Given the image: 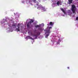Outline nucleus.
<instances>
[{"instance_id": "obj_6", "label": "nucleus", "mask_w": 78, "mask_h": 78, "mask_svg": "<svg viewBox=\"0 0 78 78\" xmlns=\"http://www.w3.org/2000/svg\"><path fill=\"white\" fill-rule=\"evenodd\" d=\"M69 2V5H71V3H72V2H73V0H68Z\"/></svg>"}, {"instance_id": "obj_4", "label": "nucleus", "mask_w": 78, "mask_h": 78, "mask_svg": "<svg viewBox=\"0 0 78 78\" xmlns=\"http://www.w3.org/2000/svg\"><path fill=\"white\" fill-rule=\"evenodd\" d=\"M34 22V21H33V20L32 19H31L30 21L27 24V28H30V26L31 25V23H33Z\"/></svg>"}, {"instance_id": "obj_12", "label": "nucleus", "mask_w": 78, "mask_h": 78, "mask_svg": "<svg viewBox=\"0 0 78 78\" xmlns=\"http://www.w3.org/2000/svg\"><path fill=\"white\" fill-rule=\"evenodd\" d=\"M28 37H29V39H32V37H31L30 36H28Z\"/></svg>"}, {"instance_id": "obj_1", "label": "nucleus", "mask_w": 78, "mask_h": 78, "mask_svg": "<svg viewBox=\"0 0 78 78\" xmlns=\"http://www.w3.org/2000/svg\"><path fill=\"white\" fill-rule=\"evenodd\" d=\"M37 5L38 6L37 8L38 9H42V10H43L44 11H46V9L45 8V7H42V6L41 5H40L39 3H37Z\"/></svg>"}, {"instance_id": "obj_3", "label": "nucleus", "mask_w": 78, "mask_h": 78, "mask_svg": "<svg viewBox=\"0 0 78 78\" xmlns=\"http://www.w3.org/2000/svg\"><path fill=\"white\" fill-rule=\"evenodd\" d=\"M50 28H51V27H49L48 29L45 30V31H46V33H48L46 35L45 37H48L50 35Z\"/></svg>"}, {"instance_id": "obj_20", "label": "nucleus", "mask_w": 78, "mask_h": 78, "mask_svg": "<svg viewBox=\"0 0 78 78\" xmlns=\"http://www.w3.org/2000/svg\"><path fill=\"white\" fill-rule=\"evenodd\" d=\"M9 27H10V24H9Z\"/></svg>"}, {"instance_id": "obj_7", "label": "nucleus", "mask_w": 78, "mask_h": 78, "mask_svg": "<svg viewBox=\"0 0 78 78\" xmlns=\"http://www.w3.org/2000/svg\"><path fill=\"white\" fill-rule=\"evenodd\" d=\"M61 9L62 11L63 12H64V14H66V12H65V10L62 8H61Z\"/></svg>"}, {"instance_id": "obj_17", "label": "nucleus", "mask_w": 78, "mask_h": 78, "mask_svg": "<svg viewBox=\"0 0 78 78\" xmlns=\"http://www.w3.org/2000/svg\"><path fill=\"white\" fill-rule=\"evenodd\" d=\"M61 42V40H59L58 42Z\"/></svg>"}, {"instance_id": "obj_8", "label": "nucleus", "mask_w": 78, "mask_h": 78, "mask_svg": "<svg viewBox=\"0 0 78 78\" xmlns=\"http://www.w3.org/2000/svg\"><path fill=\"white\" fill-rule=\"evenodd\" d=\"M49 24H50V25L51 26H53V25L54 24V23H52V22H50L49 23Z\"/></svg>"}, {"instance_id": "obj_14", "label": "nucleus", "mask_w": 78, "mask_h": 78, "mask_svg": "<svg viewBox=\"0 0 78 78\" xmlns=\"http://www.w3.org/2000/svg\"><path fill=\"white\" fill-rule=\"evenodd\" d=\"M33 37H35V36H36V37H37V35H33Z\"/></svg>"}, {"instance_id": "obj_21", "label": "nucleus", "mask_w": 78, "mask_h": 78, "mask_svg": "<svg viewBox=\"0 0 78 78\" xmlns=\"http://www.w3.org/2000/svg\"><path fill=\"white\" fill-rule=\"evenodd\" d=\"M5 21H6V20H5Z\"/></svg>"}, {"instance_id": "obj_10", "label": "nucleus", "mask_w": 78, "mask_h": 78, "mask_svg": "<svg viewBox=\"0 0 78 78\" xmlns=\"http://www.w3.org/2000/svg\"><path fill=\"white\" fill-rule=\"evenodd\" d=\"M38 30H39V31H42V27H39Z\"/></svg>"}, {"instance_id": "obj_18", "label": "nucleus", "mask_w": 78, "mask_h": 78, "mask_svg": "<svg viewBox=\"0 0 78 78\" xmlns=\"http://www.w3.org/2000/svg\"><path fill=\"white\" fill-rule=\"evenodd\" d=\"M40 34V32L38 33V35H39Z\"/></svg>"}, {"instance_id": "obj_2", "label": "nucleus", "mask_w": 78, "mask_h": 78, "mask_svg": "<svg viewBox=\"0 0 78 78\" xmlns=\"http://www.w3.org/2000/svg\"><path fill=\"white\" fill-rule=\"evenodd\" d=\"M71 10L73 13L75 14V11H76V6L74 4L71 5Z\"/></svg>"}, {"instance_id": "obj_23", "label": "nucleus", "mask_w": 78, "mask_h": 78, "mask_svg": "<svg viewBox=\"0 0 78 78\" xmlns=\"http://www.w3.org/2000/svg\"><path fill=\"white\" fill-rule=\"evenodd\" d=\"M22 27V26H21V27Z\"/></svg>"}, {"instance_id": "obj_11", "label": "nucleus", "mask_w": 78, "mask_h": 78, "mask_svg": "<svg viewBox=\"0 0 78 78\" xmlns=\"http://www.w3.org/2000/svg\"><path fill=\"white\" fill-rule=\"evenodd\" d=\"M60 4V2L59 1H58L57 3V5H58Z\"/></svg>"}, {"instance_id": "obj_19", "label": "nucleus", "mask_w": 78, "mask_h": 78, "mask_svg": "<svg viewBox=\"0 0 78 78\" xmlns=\"http://www.w3.org/2000/svg\"><path fill=\"white\" fill-rule=\"evenodd\" d=\"M67 69H69V67H67Z\"/></svg>"}, {"instance_id": "obj_22", "label": "nucleus", "mask_w": 78, "mask_h": 78, "mask_svg": "<svg viewBox=\"0 0 78 78\" xmlns=\"http://www.w3.org/2000/svg\"><path fill=\"white\" fill-rule=\"evenodd\" d=\"M3 23H5V22H3Z\"/></svg>"}, {"instance_id": "obj_9", "label": "nucleus", "mask_w": 78, "mask_h": 78, "mask_svg": "<svg viewBox=\"0 0 78 78\" xmlns=\"http://www.w3.org/2000/svg\"><path fill=\"white\" fill-rule=\"evenodd\" d=\"M40 27L41 26L39 25H36L35 26V27L36 28H38V27Z\"/></svg>"}, {"instance_id": "obj_16", "label": "nucleus", "mask_w": 78, "mask_h": 78, "mask_svg": "<svg viewBox=\"0 0 78 78\" xmlns=\"http://www.w3.org/2000/svg\"><path fill=\"white\" fill-rule=\"evenodd\" d=\"M33 1H34V2H36V0H32Z\"/></svg>"}, {"instance_id": "obj_13", "label": "nucleus", "mask_w": 78, "mask_h": 78, "mask_svg": "<svg viewBox=\"0 0 78 78\" xmlns=\"http://www.w3.org/2000/svg\"><path fill=\"white\" fill-rule=\"evenodd\" d=\"M12 26L13 27H15V28H16V25H15L14 24H12Z\"/></svg>"}, {"instance_id": "obj_5", "label": "nucleus", "mask_w": 78, "mask_h": 78, "mask_svg": "<svg viewBox=\"0 0 78 78\" xmlns=\"http://www.w3.org/2000/svg\"><path fill=\"white\" fill-rule=\"evenodd\" d=\"M21 27V24H20V23H19L18 24L17 27H18V28H17L16 29V31H20V30H19V29L20 28V27Z\"/></svg>"}, {"instance_id": "obj_15", "label": "nucleus", "mask_w": 78, "mask_h": 78, "mask_svg": "<svg viewBox=\"0 0 78 78\" xmlns=\"http://www.w3.org/2000/svg\"><path fill=\"white\" fill-rule=\"evenodd\" d=\"M76 20H78V16H77L76 17Z\"/></svg>"}]
</instances>
